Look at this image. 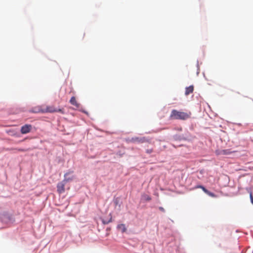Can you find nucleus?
<instances>
[{"label":"nucleus","mask_w":253,"mask_h":253,"mask_svg":"<svg viewBox=\"0 0 253 253\" xmlns=\"http://www.w3.org/2000/svg\"><path fill=\"white\" fill-rule=\"evenodd\" d=\"M193 90H194V86L193 85H190L186 88L185 94L186 95H188L189 94L192 93Z\"/></svg>","instance_id":"8"},{"label":"nucleus","mask_w":253,"mask_h":253,"mask_svg":"<svg viewBox=\"0 0 253 253\" xmlns=\"http://www.w3.org/2000/svg\"><path fill=\"white\" fill-rule=\"evenodd\" d=\"M15 150L21 152H25L28 150V149H15Z\"/></svg>","instance_id":"13"},{"label":"nucleus","mask_w":253,"mask_h":253,"mask_svg":"<svg viewBox=\"0 0 253 253\" xmlns=\"http://www.w3.org/2000/svg\"><path fill=\"white\" fill-rule=\"evenodd\" d=\"M159 209L162 212H165V209L163 207H160L159 208Z\"/></svg>","instance_id":"16"},{"label":"nucleus","mask_w":253,"mask_h":253,"mask_svg":"<svg viewBox=\"0 0 253 253\" xmlns=\"http://www.w3.org/2000/svg\"><path fill=\"white\" fill-rule=\"evenodd\" d=\"M117 228L118 230L121 231L122 233L126 232V228L124 224H120L117 226Z\"/></svg>","instance_id":"9"},{"label":"nucleus","mask_w":253,"mask_h":253,"mask_svg":"<svg viewBox=\"0 0 253 253\" xmlns=\"http://www.w3.org/2000/svg\"><path fill=\"white\" fill-rule=\"evenodd\" d=\"M152 152L153 150L152 149L146 150V153L148 154H151V153H152Z\"/></svg>","instance_id":"15"},{"label":"nucleus","mask_w":253,"mask_h":253,"mask_svg":"<svg viewBox=\"0 0 253 253\" xmlns=\"http://www.w3.org/2000/svg\"><path fill=\"white\" fill-rule=\"evenodd\" d=\"M216 155H227L231 154L232 152L230 149L216 150L215 152Z\"/></svg>","instance_id":"5"},{"label":"nucleus","mask_w":253,"mask_h":253,"mask_svg":"<svg viewBox=\"0 0 253 253\" xmlns=\"http://www.w3.org/2000/svg\"><path fill=\"white\" fill-rule=\"evenodd\" d=\"M42 113H55L60 112L61 114H64V110L62 109L56 108L54 106H47L45 107L42 108L41 110Z\"/></svg>","instance_id":"3"},{"label":"nucleus","mask_w":253,"mask_h":253,"mask_svg":"<svg viewBox=\"0 0 253 253\" xmlns=\"http://www.w3.org/2000/svg\"><path fill=\"white\" fill-rule=\"evenodd\" d=\"M250 197L251 199V203L253 204V196L252 195V193L251 192L250 194Z\"/></svg>","instance_id":"14"},{"label":"nucleus","mask_w":253,"mask_h":253,"mask_svg":"<svg viewBox=\"0 0 253 253\" xmlns=\"http://www.w3.org/2000/svg\"><path fill=\"white\" fill-rule=\"evenodd\" d=\"M111 221H112V217H111L110 219H109V220H108V221H105L104 220H102V222H103V224H107Z\"/></svg>","instance_id":"12"},{"label":"nucleus","mask_w":253,"mask_h":253,"mask_svg":"<svg viewBox=\"0 0 253 253\" xmlns=\"http://www.w3.org/2000/svg\"><path fill=\"white\" fill-rule=\"evenodd\" d=\"M32 129L31 125H25L21 127V132L22 134H26L29 133Z\"/></svg>","instance_id":"6"},{"label":"nucleus","mask_w":253,"mask_h":253,"mask_svg":"<svg viewBox=\"0 0 253 253\" xmlns=\"http://www.w3.org/2000/svg\"><path fill=\"white\" fill-rule=\"evenodd\" d=\"M202 187V185H198L196 187V188H201V187Z\"/></svg>","instance_id":"17"},{"label":"nucleus","mask_w":253,"mask_h":253,"mask_svg":"<svg viewBox=\"0 0 253 253\" xmlns=\"http://www.w3.org/2000/svg\"><path fill=\"white\" fill-rule=\"evenodd\" d=\"M129 141L132 143H144L147 141V139L145 137H132L130 140Z\"/></svg>","instance_id":"4"},{"label":"nucleus","mask_w":253,"mask_h":253,"mask_svg":"<svg viewBox=\"0 0 253 253\" xmlns=\"http://www.w3.org/2000/svg\"><path fill=\"white\" fill-rule=\"evenodd\" d=\"M70 103L72 105H73L75 106V107H76L77 108H79L80 106V103H79L77 102L75 97H74V96H73V97H72L71 98L70 100Z\"/></svg>","instance_id":"7"},{"label":"nucleus","mask_w":253,"mask_h":253,"mask_svg":"<svg viewBox=\"0 0 253 253\" xmlns=\"http://www.w3.org/2000/svg\"><path fill=\"white\" fill-rule=\"evenodd\" d=\"M73 173V171H69L68 172H67L64 175V180L63 181H62L61 182H59L57 184V192L59 194L63 193L65 192V181H69L70 180H72L73 179V176H72L71 177H68V175L70 174H72Z\"/></svg>","instance_id":"2"},{"label":"nucleus","mask_w":253,"mask_h":253,"mask_svg":"<svg viewBox=\"0 0 253 253\" xmlns=\"http://www.w3.org/2000/svg\"><path fill=\"white\" fill-rule=\"evenodd\" d=\"M142 199L145 201H150L151 200V198L150 196L144 194L142 195Z\"/></svg>","instance_id":"10"},{"label":"nucleus","mask_w":253,"mask_h":253,"mask_svg":"<svg viewBox=\"0 0 253 253\" xmlns=\"http://www.w3.org/2000/svg\"><path fill=\"white\" fill-rule=\"evenodd\" d=\"M201 189L203 190V191L206 194H208V195L210 196H213V194L210 192L208 190H207L204 186H202L201 187Z\"/></svg>","instance_id":"11"},{"label":"nucleus","mask_w":253,"mask_h":253,"mask_svg":"<svg viewBox=\"0 0 253 253\" xmlns=\"http://www.w3.org/2000/svg\"><path fill=\"white\" fill-rule=\"evenodd\" d=\"M191 115V113L190 112H184L173 109L171 112L169 118L171 120H185L190 118Z\"/></svg>","instance_id":"1"},{"label":"nucleus","mask_w":253,"mask_h":253,"mask_svg":"<svg viewBox=\"0 0 253 253\" xmlns=\"http://www.w3.org/2000/svg\"><path fill=\"white\" fill-rule=\"evenodd\" d=\"M114 202H115V204H116V205H117V204H118V201H117V200H116Z\"/></svg>","instance_id":"18"}]
</instances>
